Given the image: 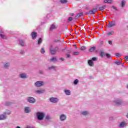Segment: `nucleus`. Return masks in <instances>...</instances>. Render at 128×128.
Masks as SVG:
<instances>
[{
    "mask_svg": "<svg viewBox=\"0 0 128 128\" xmlns=\"http://www.w3.org/2000/svg\"><path fill=\"white\" fill-rule=\"evenodd\" d=\"M112 104L114 106H124V102L122 100V98H116L112 102Z\"/></svg>",
    "mask_w": 128,
    "mask_h": 128,
    "instance_id": "f257e3e1",
    "label": "nucleus"
},
{
    "mask_svg": "<svg viewBox=\"0 0 128 128\" xmlns=\"http://www.w3.org/2000/svg\"><path fill=\"white\" fill-rule=\"evenodd\" d=\"M50 54L52 55L56 54V52H60V48H58V47H55L54 48V46H50Z\"/></svg>",
    "mask_w": 128,
    "mask_h": 128,
    "instance_id": "f03ea898",
    "label": "nucleus"
},
{
    "mask_svg": "<svg viewBox=\"0 0 128 128\" xmlns=\"http://www.w3.org/2000/svg\"><path fill=\"white\" fill-rule=\"evenodd\" d=\"M46 114L42 112H38L36 114V116L38 120H42Z\"/></svg>",
    "mask_w": 128,
    "mask_h": 128,
    "instance_id": "7ed1b4c3",
    "label": "nucleus"
},
{
    "mask_svg": "<svg viewBox=\"0 0 128 128\" xmlns=\"http://www.w3.org/2000/svg\"><path fill=\"white\" fill-rule=\"evenodd\" d=\"M34 86H36V88H40V86H44V81H36L34 84Z\"/></svg>",
    "mask_w": 128,
    "mask_h": 128,
    "instance_id": "20e7f679",
    "label": "nucleus"
},
{
    "mask_svg": "<svg viewBox=\"0 0 128 128\" xmlns=\"http://www.w3.org/2000/svg\"><path fill=\"white\" fill-rule=\"evenodd\" d=\"M49 100L50 102H52V104H58L60 101V99L58 98L52 97L50 98Z\"/></svg>",
    "mask_w": 128,
    "mask_h": 128,
    "instance_id": "39448f33",
    "label": "nucleus"
},
{
    "mask_svg": "<svg viewBox=\"0 0 128 128\" xmlns=\"http://www.w3.org/2000/svg\"><path fill=\"white\" fill-rule=\"evenodd\" d=\"M27 102L30 104H34V102H36V98L32 96L28 97Z\"/></svg>",
    "mask_w": 128,
    "mask_h": 128,
    "instance_id": "423d86ee",
    "label": "nucleus"
},
{
    "mask_svg": "<svg viewBox=\"0 0 128 128\" xmlns=\"http://www.w3.org/2000/svg\"><path fill=\"white\" fill-rule=\"evenodd\" d=\"M59 119L60 122H64L66 120V115L64 114H61L60 115Z\"/></svg>",
    "mask_w": 128,
    "mask_h": 128,
    "instance_id": "0eeeda50",
    "label": "nucleus"
},
{
    "mask_svg": "<svg viewBox=\"0 0 128 128\" xmlns=\"http://www.w3.org/2000/svg\"><path fill=\"white\" fill-rule=\"evenodd\" d=\"M19 78L22 80H26V78H28V74L26 73H21L19 74Z\"/></svg>",
    "mask_w": 128,
    "mask_h": 128,
    "instance_id": "6e6552de",
    "label": "nucleus"
},
{
    "mask_svg": "<svg viewBox=\"0 0 128 128\" xmlns=\"http://www.w3.org/2000/svg\"><path fill=\"white\" fill-rule=\"evenodd\" d=\"M8 118V116L3 113V114H0V120H4Z\"/></svg>",
    "mask_w": 128,
    "mask_h": 128,
    "instance_id": "1a4fd4ad",
    "label": "nucleus"
},
{
    "mask_svg": "<svg viewBox=\"0 0 128 128\" xmlns=\"http://www.w3.org/2000/svg\"><path fill=\"white\" fill-rule=\"evenodd\" d=\"M98 12V8H94L91 10H90L88 12L90 14H94L96 12Z\"/></svg>",
    "mask_w": 128,
    "mask_h": 128,
    "instance_id": "9d476101",
    "label": "nucleus"
},
{
    "mask_svg": "<svg viewBox=\"0 0 128 128\" xmlns=\"http://www.w3.org/2000/svg\"><path fill=\"white\" fill-rule=\"evenodd\" d=\"M37 35H38V34H37L36 32H32L31 36L32 38V40H36V38Z\"/></svg>",
    "mask_w": 128,
    "mask_h": 128,
    "instance_id": "9b49d317",
    "label": "nucleus"
},
{
    "mask_svg": "<svg viewBox=\"0 0 128 128\" xmlns=\"http://www.w3.org/2000/svg\"><path fill=\"white\" fill-rule=\"evenodd\" d=\"M24 112L26 114H28L30 112V107H25L24 108Z\"/></svg>",
    "mask_w": 128,
    "mask_h": 128,
    "instance_id": "f8f14e48",
    "label": "nucleus"
},
{
    "mask_svg": "<svg viewBox=\"0 0 128 128\" xmlns=\"http://www.w3.org/2000/svg\"><path fill=\"white\" fill-rule=\"evenodd\" d=\"M19 44L21 46H25L26 43H24V41L22 40H19Z\"/></svg>",
    "mask_w": 128,
    "mask_h": 128,
    "instance_id": "ddd939ff",
    "label": "nucleus"
},
{
    "mask_svg": "<svg viewBox=\"0 0 128 128\" xmlns=\"http://www.w3.org/2000/svg\"><path fill=\"white\" fill-rule=\"evenodd\" d=\"M48 70H56V67L54 66H51L48 67Z\"/></svg>",
    "mask_w": 128,
    "mask_h": 128,
    "instance_id": "4468645a",
    "label": "nucleus"
},
{
    "mask_svg": "<svg viewBox=\"0 0 128 128\" xmlns=\"http://www.w3.org/2000/svg\"><path fill=\"white\" fill-rule=\"evenodd\" d=\"M35 94H44V90H37L34 92Z\"/></svg>",
    "mask_w": 128,
    "mask_h": 128,
    "instance_id": "2eb2a0df",
    "label": "nucleus"
},
{
    "mask_svg": "<svg viewBox=\"0 0 128 128\" xmlns=\"http://www.w3.org/2000/svg\"><path fill=\"white\" fill-rule=\"evenodd\" d=\"M88 64L90 66H94V62L91 60H88Z\"/></svg>",
    "mask_w": 128,
    "mask_h": 128,
    "instance_id": "dca6fc26",
    "label": "nucleus"
},
{
    "mask_svg": "<svg viewBox=\"0 0 128 128\" xmlns=\"http://www.w3.org/2000/svg\"><path fill=\"white\" fill-rule=\"evenodd\" d=\"M116 26L115 22H109V24H108V28H112V26Z\"/></svg>",
    "mask_w": 128,
    "mask_h": 128,
    "instance_id": "f3484780",
    "label": "nucleus"
},
{
    "mask_svg": "<svg viewBox=\"0 0 128 128\" xmlns=\"http://www.w3.org/2000/svg\"><path fill=\"white\" fill-rule=\"evenodd\" d=\"M64 92L66 96H70V90H64Z\"/></svg>",
    "mask_w": 128,
    "mask_h": 128,
    "instance_id": "a211bd4d",
    "label": "nucleus"
},
{
    "mask_svg": "<svg viewBox=\"0 0 128 128\" xmlns=\"http://www.w3.org/2000/svg\"><path fill=\"white\" fill-rule=\"evenodd\" d=\"M80 16H82V12L78 13L75 16L76 20H78V18H80Z\"/></svg>",
    "mask_w": 128,
    "mask_h": 128,
    "instance_id": "6ab92c4d",
    "label": "nucleus"
},
{
    "mask_svg": "<svg viewBox=\"0 0 128 128\" xmlns=\"http://www.w3.org/2000/svg\"><path fill=\"white\" fill-rule=\"evenodd\" d=\"M126 126V124L124 122H121L120 124V128H124V126Z\"/></svg>",
    "mask_w": 128,
    "mask_h": 128,
    "instance_id": "aec40b11",
    "label": "nucleus"
},
{
    "mask_svg": "<svg viewBox=\"0 0 128 128\" xmlns=\"http://www.w3.org/2000/svg\"><path fill=\"white\" fill-rule=\"evenodd\" d=\"M113 0H104V4H112Z\"/></svg>",
    "mask_w": 128,
    "mask_h": 128,
    "instance_id": "412c9836",
    "label": "nucleus"
},
{
    "mask_svg": "<svg viewBox=\"0 0 128 128\" xmlns=\"http://www.w3.org/2000/svg\"><path fill=\"white\" fill-rule=\"evenodd\" d=\"M4 114H5V116H10V114H12V112H10V110H6V112H4Z\"/></svg>",
    "mask_w": 128,
    "mask_h": 128,
    "instance_id": "4be33fe9",
    "label": "nucleus"
},
{
    "mask_svg": "<svg viewBox=\"0 0 128 128\" xmlns=\"http://www.w3.org/2000/svg\"><path fill=\"white\" fill-rule=\"evenodd\" d=\"M89 112L88 111H82L81 112V114H82V116H88V114Z\"/></svg>",
    "mask_w": 128,
    "mask_h": 128,
    "instance_id": "5701e85b",
    "label": "nucleus"
},
{
    "mask_svg": "<svg viewBox=\"0 0 128 128\" xmlns=\"http://www.w3.org/2000/svg\"><path fill=\"white\" fill-rule=\"evenodd\" d=\"M56 26L54 24H52L50 28V30H56Z\"/></svg>",
    "mask_w": 128,
    "mask_h": 128,
    "instance_id": "b1692460",
    "label": "nucleus"
},
{
    "mask_svg": "<svg viewBox=\"0 0 128 128\" xmlns=\"http://www.w3.org/2000/svg\"><path fill=\"white\" fill-rule=\"evenodd\" d=\"M57 59L56 57H53L50 59V62H56Z\"/></svg>",
    "mask_w": 128,
    "mask_h": 128,
    "instance_id": "393cba45",
    "label": "nucleus"
},
{
    "mask_svg": "<svg viewBox=\"0 0 128 128\" xmlns=\"http://www.w3.org/2000/svg\"><path fill=\"white\" fill-rule=\"evenodd\" d=\"M10 67V62H6L4 64V68H8Z\"/></svg>",
    "mask_w": 128,
    "mask_h": 128,
    "instance_id": "a878e982",
    "label": "nucleus"
},
{
    "mask_svg": "<svg viewBox=\"0 0 128 128\" xmlns=\"http://www.w3.org/2000/svg\"><path fill=\"white\" fill-rule=\"evenodd\" d=\"M114 34V31H111L109 32H108L107 36H112V34Z\"/></svg>",
    "mask_w": 128,
    "mask_h": 128,
    "instance_id": "bb28decb",
    "label": "nucleus"
},
{
    "mask_svg": "<svg viewBox=\"0 0 128 128\" xmlns=\"http://www.w3.org/2000/svg\"><path fill=\"white\" fill-rule=\"evenodd\" d=\"M45 118L47 120H52V117L50 115H47L46 116Z\"/></svg>",
    "mask_w": 128,
    "mask_h": 128,
    "instance_id": "cd10ccee",
    "label": "nucleus"
},
{
    "mask_svg": "<svg viewBox=\"0 0 128 128\" xmlns=\"http://www.w3.org/2000/svg\"><path fill=\"white\" fill-rule=\"evenodd\" d=\"M95 50H96V47L93 46L89 49V52H94Z\"/></svg>",
    "mask_w": 128,
    "mask_h": 128,
    "instance_id": "c85d7f7f",
    "label": "nucleus"
},
{
    "mask_svg": "<svg viewBox=\"0 0 128 128\" xmlns=\"http://www.w3.org/2000/svg\"><path fill=\"white\" fill-rule=\"evenodd\" d=\"M42 42V38H39L38 40V44H40Z\"/></svg>",
    "mask_w": 128,
    "mask_h": 128,
    "instance_id": "c756f323",
    "label": "nucleus"
},
{
    "mask_svg": "<svg viewBox=\"0 0 128 128\" xmlns=\"http://www.w3.org/2000/svg\"><path fill=\"white\" fill-rule=\"evenodd\" d=\"M106 8V6H103L99 8L100 10H104Z\"/></svg>",
    "mask_w": 128,
    "mask_h": 128,
    "instance_id": "7c9ffc66",
    "label": "nucleus"
},
{
    "mask_svg": "<svg viewBox=\"0 0 128 128\" xmlns=\"http://www.w3.org/2000/svg\"><path fill=\"white\" fill-rule=\"evenodd\" d=\"M100 56L102 58H104V56H106V54H104V52H100Z\"/></svg>",
    "mask_w": 128,
    "mask_h": 128,
    "instance_id": "2f4dec72",
    "label": "nucleus"
},
{
    "mask_svg": "<svg viewBox=\"0 0 128 128\" xmlns=\"http://www.w3.org/2000/svg\"><path fill=\"white\" fill-rule=\"evenodd\" d=\"M91 60H92V62H96V61H98V58H96V57L92 58L91 59Z\"/></svg>",
    "mask_w": 128,
    "mask_h": 128,
    "instance_id": "473e14b6",
    "label": "nucleus"
},
{
    "mask_svg": "<svg viewBox=\"0 0 128 128\" xmlns=\"http://www.w3.org/2000/svg\"><path fill=\"white\" fill-rule=\"evenodd\" d=\"M72 54L74 56H78V54H80V52H74L72 53Z\"/></svg>",
    "mask_w": 128,
    "mask_h": 128,
    "instance_id": "72a5a7b5",
    "label": "nucleus"
},
{
    "mask_svg": "<svg viewBox=\"0 0 128 128\" xmlns=\"http://www.w3.org/2000/svg\"><path fill=\"white\" fill-rule=\"evenodd\" d=\"M61 4H66L68 0H60Z\"/></svg>",
    "mask_w": 128,
    "mask_h": 128,
    "instance_id": "f704fd0d",
    "label": "nucleus"
},
{
    "mask_svg": "<svg viewBox=\"0 0 128 128\" xmlns=\"http://www.w3.org/2000/svg\"><path fill=\"white\" fill-rule=\"evenodd\" d=\"M114 64H117V66H120V64H122V62L120 61H116L114 62Z\"/></svg>",
    "mask_w": 128,
    "mask_h": 128,
    "instance_id": "c9c22d12",
    "label": "nucleus"
},
{
    "mask_svg": "<svg viewBox=\"0 0 128 128\" xmlns=\"http://www.w3.org/2000/svg\"><path fill=\"white\" fill-rule=\"evenodd\" d=\"M74 84H76V85L78 84V79L75 80L74 82Z\"/></svg>",
    "mask_w": 128,
    "mask_h": 128,
    "instance_id": "e433bc0d",
    "label": "nucleus"
},
{
    "mask_svg": "<svg viewBox=\"0 0 128 128\" xmlns=\"http://www.w3.org/2000/svg\"><path fill=\"white\" fill-rule=\"evenodd\" d=\"M0 36L2 38H6V37L4 34H0Z\"/></svg>",
    "mask_w": 128,
    "mask_h": 128,
    "instance_id": "4c0bfd02",
    "label": "nucleus"
},
{
    "mask_svg": "<svg viewBox=\"0 0 128 128\" xmlns=\"http://www.w3.org/2000/svg\"><path fill=\"white\" fill-rule=\"evenodd\" d=\"M124 4H126V1L122 0V7L124 8Z\"/></svg>",
    "mask_w": 128,
    "mask_h": 128,
    "instance_id": "58836bf2",
    "label": "nucleus"
},
{
    "mask_svg": "<svg viewBox=\"0 0 128 128\" xmlns=\"http://www.w3.org/2000/svg\"><path fill=\"white\" fill-rule=\"evenodd\" d=\"M20 54H24V50H20Z\"/></svg>",
    "mask_w": 128,
    "mask_h": 128,
    "instance_id": "ea45409f",
    "label": "nucleus"
},
{
    "mask_svg": "<svg viewBox=\"0 0 128 128\" xmlns=\"http://www.w3.org/2000/svg\"><path fill=\"white\" fill-rule=\"evenodd\" d=\"M80 50H86V46H81Z\"/></svg>",
    "mask_w": 128,
    "mask_h": 128,
    "instance_id": "a19ab883",
    "label": "nucleus"
},
{
    "mask_svg": "<svg viewBox=\"0 0 128 128\" xmlns=\"http://www.w3.org/2000/svg\"><path fill=\"white\" fill-rule=\"evenodd\" d=\"M116 58H120V56H122V55H120L119 53H116Z\"/></svg>",
    "mask_w": 128,
    "mask_h": 128,
    "instance_id": "79ce46f5",
    "label": "nucleus"
},
{
    "mask_svg": "<svg viewBox=\"0 0 128 128\" xmlns=\"http://www.w3.org/2000/svg\"><path fill=\"white\" fill-rule=\"evenodd\" d=\"M44 52H46V51H44V48H42L41 50V53L44 54Z\"/></svg>",
    "mask_w": 128,
    "mask_h": 128,
    "instance_id": "37998d69",
    "label": "nucleus"
},
{
    "mask_svg": "<svg viewBox=\"0 0 128 128\" xmlns=\"http://www.w3.org/2000/svg\"><path fill=\"white\" fill-rule=\"evenodd\" d=\"M39 74H44V71H42V70H39Z\"/></svg>",
    "mask_w": 128,
    "mask_h": 128,
    "instance_id": "c03bdc74",
    "label": "nucleus"
},
{
    "mask_svg": "<svg viewBox=\"0 0 128 128\" xmlns=\"http://www.w3.org/2000/svg\"><path fill=\"white\" fill-rule=\"evenodd\" d=\"M68 20L69 22H72V17H70L68 18Z\"/></svg>",
    "mask_w": 128,
    "mask_h": 128,
    "instance_id": "a18cd8bd",
    "label": "nucleus"
},
{
    "mask_svg": "<svg viewBox=\"0 0 128 128\" xmlns=\"http://www.w3.org/2000/svg\"><path fill=\"white\" fill-rule=\"evenodd\" d=\"M105 56H107V58H110V54H105Z\"/></svg>",
    "mask_w": 128,
    "mask_h": 128,
    "instance_id": "49530a36",
    "label": "nucleus"
},
{
    "mask_svg": "<svg viewBox=\"0 0 128 128\" xmlns=\"http://www.w3.org/2000/svg\"><path fill=\"white\" fill-rule=\"evenodd\" d=\"M112 8H114V10H118V9H116V7H114V6H112Z\"/></svg>",
    "mask_w": 128,
    "mask_h": 128,
    "instance_id": "de8ad7c7",
    "label": "nucleus"
},
{
    "mask_svg": "<svg viewBox=\"0 0 128 128\" xmlns=\"http://www.w3.org/2000/svg\"><path fill=\"white\" fill-rule=\"evenodd\" d=\"M108 42L109 44H112V42L111 40H108Z\"/></svg>",
    "mask_w": 128,
    "mask_h": 128,
    "instance_id": "09e8293b",
    "label": "nucleus"
},
{
    "mask_svg": "<svg viewBox=\"0 0 128 128\" xmlns=\"http://www.w3.org/2000/svg\"><path fill=\"white\" fill-rule=\"evenodd\" d=\"M66 58H70V54H66Z\"/></svg>",
    "mask_w": 128,
    "mask_h": 128,
    "instance_id": "8fccbe9b",
    "label": "nucleus"
},
{
    "mask_svg": "<svg viewBox=\"0 0 128 128\" xmlns=\"http://www.w3.org/2000/svg\"><path fill=\"white\" fill-rule=\"evenodd\" d=\"M124 58H125L126 60H128V56H125Z\"/></svg>",
    "mask_w": 128,
    "mask_h": 128,
    "instance_id": "3c124183",
    "label": "nucleus"
},
{
    "mask_svg": "<svg viewBox=\"0 0 128 128\" xmlns=\"http://www.w3.org/2000/svg\"><path fill=\"white\" fill-rule=\"evenodd\" d=\"M60 60H62V61H64V59L63 58H60Z\"/></svg>",
    "mask_w": 128,
    "mask_h": 128,
    "instance_id": "603ef678",
    "label": "nucleus"
},
{
    "mask_svg": "<svg viewBox=\"0 0 128 128\" xmlns=\"http://www.w3.org/2000/svg\"><path fill=\"white\" fill-rule=\"evenodd\" d=\"M10 104L8 103V102H7L6 104V106H10Z\"/></svg>",
    "mask_w": 128,
    "mask_h": 128,
    "instance_id": "864d4df0",
    "label": "nucleus"
},
{
    "mask_svg": "<svg viewBox=\"0 0 128 128\" xmlns=\"http://www.w3.org/2000/svg\"><path fill=\"white\" fill-rule=\"evenodd\" d=\"M70 16H74V14L73 13H71V14H70Z\"/></svg>",
    "mask_w": 128,
    "mask_h": 128,
    "instance_id": "5fc2aeb1",
    "label": "nucleus"
},
{
    "mask_svg": "<svg viewBox=\"0 0 128 128\" xmlns=\"http://www.w3.org/2000/svg\"><path fill=\"white\" fill-rule=\"evenodd\" d=\"M0 34H4V31L0 30Z\"/></svg>",
    "mask_w": 128,
    "mask_h": 128,
    "instance_id": "6e6d98bb",
    "label": "nucleus"
},
{
    "mask_svg": "<svg viewBox=\"0 0 128 128\" xmlns=\"http://www.w3.org/2000/svg\"><path fill=\"white\" fill-rule=\"evenodd\" d=\"M101 44H104V42H101Z\"/></svg>",
    "mask_w": 128,
    "mask_h": 128,
    "instance_id": "4d7b16f0",
    "label": "nucleus"
},
{
    "mask_svg": "<svg viewBox=\"0 0 128 128\" xmlns=\"http://www.w3.org/2000/svg\"><path fill=\"white\" fill-rule=\"evenodd\" d=\"M62 51H64V50H62Z\"/></svg>",
    "mask_w": 128,
    "mask_h": 128,
    "instance_id": "13d9d810",
    "label": "nucleus"
}]
</instances>
